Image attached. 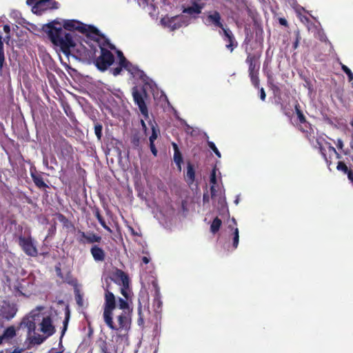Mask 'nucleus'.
Instances as JSON below:
<instances>
[{
  "label": "nucleus",
  "instance_id": "53",
  "mask_svg": "<svg viewBox=\"0 0 353 353\" xmlns=\"http://www.w3.org/2000/svg\"><path fill=\"white\" fill-rule=\"evenodd\" d=\"M326 145H327V147H328V152H329L330 153H333V154L336 153V150L335 149V148H334V147H333V146L331 145V143H329V142H326Z\"/></svg>",
  "mask_w": 353,
  "mask_h": 353
},
{
  "label": "nucleus",
  "instance_id": "13",
  "mask_svg": "<svg viewBox=\"0 0 353 353\" xmlns=\"http://www.w3.org/2000/svg\"><path fill=\"white\" fill-rule=\"evenodd\" d=\"M205 4L200 2V0H194L192 1V5L187 8H185L183 12L188 14H200L202 10L204 8Z\"/></svg>",
  "mask_w": 353,
  "mask_h": 353
},
{
  "label": "nucleus",
  "instance_id": "6",
  "mask_svg": "<svg viewBox=\"0 0 353 353\" xmlns=\"http://www.w3.org/2000/svg\"><path fill=\"white\" fill-rule=\"evenodd\" d=\"M245 52L247 53L245 63L248 65V72L259 71V60L262 54V48H261L254 52H248V49L246 48Z\"/></svg>",
  "mask_w": 353,
  "mask_h": 353
},
{
  "label": "nucleus",
  "instance_id": "26",
  "mask_svg": "<svg viewBox=\"0 0 353 353\" xmlns=\"http://www.w3.org/2000/svg\"><path fill=\"white\" fill-rule=\"evenodd\" d=\"M57 219L63 224V226L67 229L73 228V223L63 214H57Z\"/></svg>",
  "mask_w": 353,
  "mask_h": 353
},
{
  "label": "nucleus",
  "instance_id": "35",
  "mask_svg": "<svg viewBox=\"0 0 353 353\" xmlns=\"http://www.w3.org/2000/svg\"><path fill=\"white\" fill-rule=\"evenodd\" d=\"M7 309L9 310L7 312L3 311L2 315L3 317L9 319L14 316L16 314V310L14 307H10V305H7Z\"/></svg>",
  "mask_w": 353,
  "mask_h": 353
},
{
  "label": "nucleus",
  "instance_id": "42",
  "mask_svg": "<svg viewBox=\"0 0 353 353\" xmlns=\"http://www.w3.org/2000/svg\"><path fill=\"white\" fill-rule=\"evenodd\" d=\"M130 63V61L128 60H127V59L124 57V56H122V57H120V59H119V65L123 67V68H126V66L128 65V64Z\"/></svg>",
  "mask_w": 353,
  "mask_h": 353
},
{
  "label": "nucleus",
  "instance_id": "3",
  "mask_svg": "<svg viewBox=\"0 0 353 353\" xmlns=\"http://www.w3.org/2000/svg\"><path fill=\"white\" fill-rule=\"evenodd\" d=\"M55 24H60L57 20L45 24L42 30L45 32L51 42L56 46H59L61 52L66 56L70 54V48L75 46V43L70 34L66 33L61 27H55Z\"/></svg>",
  "mask_w": 353,
  "mask_h": 353
},
{
  "label": "nucleus",
  "instance_id": "32",
  "mask_svg": "<svg viewBox=\"0 0 353 353\" xmlns=\"http://www.w3.org/2000/svg\"><path fill=\"white\" fill-rule=\"evenodd\" d=\"M69 319H70V312L68 311L65 313V319H64V321L63 322V328H62V330H61V337H60L59 345H61V343H62V338H63V335L65 334V331L67 330Z\"/></svg>",
  "mask_w": 353,
  "mask_h": 353
},
{
  "label": "nucleus",
  "instance_id": "31",
  "mask_svg": "<svg viewBox=\"0 0 353 353\" xmlns=\"http://www.w3.org/2000/svg\"><path fill=\"white\" fill-rule=\"evenodd\" d=\"M221 224H222V221L219 217L214 218V220L212 221V223H211V225H210L211 232L213 234L216 233L219 230V229L221 226Z\"/></svg>",
  "mask_w": 353,
  "mask_h": 353
},
{
  "label": "nucleus",
  "instance_id": "12",
  "mask_svg": "<svg viewBox=\"0 0 353 353\" xmlns=\"http://www.w3.org/2000/svg\"><path fill=\"white\" fill-rule=\"evenodd\" d=\"M223 35L225 36V40L228 42L225 47L228 49L231 52H233L234 49L237 47L238 43L236 41L233 33L228 28H225L223 30Z\"/></svg>",
  "mask_w": 353,
  "mask_h": 353
},
{
  "label": "nucleus",
  "instance_id": "8",
  "mask_svg": "<svg viewBox=\"0 0 353 353\" xmlns=\"http://www.w3.org/2000/svg\"><path fill=\"white\" fill-rule=\"evenodd\" d=\"M78 234L80 235V237H79L77 240L80 243L82 244H92L94 243H99L102 239L101 236L94 233L93 232L85 233V232L79 230Z\"/></svg>",
  "mask_w": 353,
  "mask_h": 353
},
{
  "label": "nucleus",
  "instance_id": "34",
  "mask_svg": "<svg viewBox=\"0 0 353 353\" xmlns=\"http://www.w3.org/2000/svg\"><path fill=\"white\" fill-rule=\"evenodd\" d=\"M94 134L96 137H97L98 140H101L102 137V130H103V125L101 123L99 122H95L94 123Z\"/></svg>",
  "mask_w": 353,
  "mask_h": 353
},
{
  "label": "nucleus",
  "instance_id": "60",
  "mask_svg": "<svg viewBox=\"0 0 353 353\" xmlns=\"http://www.w3.org/2000/svg\"><path fill=\"white\" fill-rule=\"evenodd\" d=\"M142 261L145 264H148L150 262V259L148 258L147 256H143L142 257Z\"/></svg>",
  "mask_w": 353,
  "mask_h": 353
},
{
  "label": "nucleus",
  "instance_id": "23",
  "mask_svg": "<svg viewBox=\"0 0 353 353\" xmlns=\"http://www.w3.org/2000/svg\"><path fill=\"white\" fill-rule=\"evenodd\" d=\"M186 178L190 183H192L195 179V170L194 165L188 162L187 165Z\"/></svg>",
  "mask_w": 353,
  "mask_h": 353
},
{
  "label": "nucleus",
  "instance_id": "1",
  "mask_svg": "<svg viewBox=\"0 0 353 353\" xmlns=\"http://www.w3.org/2000/svg\"><path fill=\"white\" fill-rule=\"evenodd\" d=\"M43 306H37L23 317V325L27 328L25 343L28 349L39 345L56 332L52 316L43 312Z\"/></svg>",
  "mask_w": 353,
  "mask_h": 353
},
{
  "label": "nucleus",
  "instance_id": "50",
  "mask_svg": "<svg viewBox=\"0 0 353 353\" xmlns=\"http://www.w3.org/2000/svg\"><path fill=\"white\" fill-rule=\"evenodd\" d=\"M208 147L214 152H215L216 150H218L216 146L212 141H208Z\"/></svg>",
  "mask_w": 353,
  "mask_h": 353
},
{
  "label": "nucleus",
  "instance_id": "43",
  "mask_svg": "<svg viewBox=\"0 0 353 353\" xmlns=\"http://www.w3.org/2000/svg\"><path fill=\"white\" fill-rule=\"evenodd\" d=\"M122 68H123V67H121V66H120V65H119V66H118V67H116V68H112V74H113L114 76H117V75H119V74L121 73V70H122Z\"/></svg>",
  "mask_w": 353,
  "mask_h": 353
},
{
  "label": "nucleus",
  "instance_id": "2",
  "mask_svg": "<svg viewBox=\"0 0 353 353\" xmlns=\"http://www.w3.org/2000/svg\"><path fill=\"white\" fill-rule=\"evenodd\" d=\"M104 303L103 319L105 325L112 330L118 332V336L123 338L128 334L131 327L132 317L130 313L123 311L117 316V325L113 321V312L117 307L116 297L110 291V284L103 286Z\"/></svg>",
  "mask_w": 353,
  "mask_h": 353
},
{
  "label": "nucleus",
  "instance_id": "54",
  "mask_svg": "<svg viewBox=\"0 0 353 353\" xmlns=\"http://www.w3.org/2000/svg\"><path fill=\"white\" fill-rule=\"evenodd\" d=\"M279 22L281 26H283L285 27L288 26V21L285 18H282V17L279 18Z\"/></svg>",
  "mask_w": 353,
  "mask_h": 353
},
{
  "label": "nucleus",
  "instance_id": "57",
  "mask_svg": "<svg viewBox=\"0 0 353 353\" xmlns=\"http://www.w3.org/2000/svg\"><path fill=\"white\" fill-rule=\"evenodd\" d=\"M268 83L269 86H270L271 85L274 83V79H273L272 76L270 74L268 75Z\"/></svg>",
  "mask_w": 353,
  "mask_h": 353
},
{
  "label": "nucleus",
  "instance_id": "58",
  "mask_svg": "<svg viewBox=\"0 0 353 353\" xmlns=\"http://www.w3.org/2000/svg\"><path fill=\"white\" fill-rule=\"evenodd\" d=\"M347 175L349 181L353 184V170L350 171Z\"/></svg>",
  "mask_w": 353,
  "mask_h": 353
},
{
  "label": "nucleus",
  "instance_id": "33",
  "mask_svg": "<svg viewBox=\"0 0 353 353\" xmlns=\"http://www.w3.org/2000/svg\"><path fill=\"white\" fill-rule=\"evenodd\" d=\"M319 148V150L321 154V156L323 157V159L325 160V161L326 162L328 168L330 167V165H332V161H331V157H327L326 153H325V148L323 146V145H320L319 147H318Z\"/></svg>",
  "mask_w": 353,
  "mask_h": 353
},
{
  "label": "nucleus",
  "instance_id": "46",
  "mask_svg": "<svg viewBox=\"0 0 353 353\" xmlns=\"http://www.w3.org/2000/svg\"><path fill=\"white\" fill-rule=\"evenodd\" d=\"M270 87L273 90L274 94H280L281 89H280V88L277 85L274 83V84L271 85Z\"/></svg>",
  "mask_w": 353,
  "mask_h": 353
},
{
  "label": "nucleus",
  "instance_id": "27",
  "mask_svg": "<svg viewBox=\"0 0 353 353\" xmlns=\"http://www.w3.org/2000/svg\"><path fill=\"white\" fill-rule=\"evenodd\" d=\"M294 108H295V112L296 113L298 121H299L298 123L305 124L306 121H307L306 118H305V115L303 114V112L301 111L300 105L298 102L296 103V104L294 105Z\"/></svg>",
  "mask_w": 353,
  "mask_h": 353
},
{
  "label": "nucleus",
  "instance_id": "19",
  "mask_svg": "<svg viewBox=\"0 0 353 353\" xmlns=\"http://www.w3.org/2000/svg\"><path fill=\"white\" fill-rule=\"evenodd\" d=\"M31 176L35 185L39 189H46L48 188L45 183L41 174L35 172H31Z\"/></svg>",
  "mask_w": 353,
  "mask_h": 353
},
{
  "label": "nucleus",
  "instance_id": "5",
  "mask_svg": "<svg viewBox=\"0 0 353 353\" xmlns=\"http://www.w3.org/2000/svg\"><path fill=\"white\" fill-rule=\"evenodd\" d=\"M101 54L94 61L96 67L101 71H105L114 61V54L108 50L100 47Z\"/></svg>",
  "mask_w": 353,
  "mask_h": 353
},
{
  "label": "nucleus",
  "instance_id": "45",
  "mask_svg": "<svg viewBox=\"0 0 353 353\" xmlns=\"http://www.w3.org/2000/svg\"><path fill=\"white\" fill-rule=\"evenodd\" d=\"M75 299L79 306H83V297L79 293L76 294Z\"/></svg>",
  "mask_w": 353,
  "mask_h": 353
},
{
  "label": "nucleus",
  "instance_id": "56",
  "mask_svg": "<svg viewBox=\"0 0 353 353\" xmlns=\"http://www.w3.org/2000/svg\"><path fill=\"white\" fill-rule=\"evenodd\" d=\"M260 99L262 100V101H265V97H266V94H265V92L264 90V89L263 88H261L260 89Z\"/></svg>",
  "mask_w": 353,
  "mask_h": 353
},
{
  "label": "nucleus",
  "instance_id": "15",
  "mask_svg": "<svg viewBox=\"0 0 353 353\" xmlns=\"http://www.w3.org/2000/svg\"><path fill=\"white\" fill-rule=\"evenodd\" d=\"M23 251L30 256H37V249L31 238L23 237Z\"/></svg>",
  "mask_w": 353,
  "mask_h": 353
},
{
  "label": "nucleus",
  "instance_id": "24",
  "mask_svg": "<svg viewBox=\"0 0 353 353\" xmlns=\"http://www.w3.org/2000/svg\"><path fill=\"white\" fill-rule=\"evenodd\" d=\"M83 26L85 30L84 32H81V33L86 34L87 35H89V34H93L97 36L103 37L100 31L94 26H88L83 23Z\"/></svg>",
  "mask_w": 353,
  "mask_h": 353
},
{
  "label": "nucleus",
  "instance_id": "9",
  "mask_svg": "<svg viewBox=\"0 0 353 353\" xmlns=\"http://www.w3.org/2000/svg\"><path fill=\"white\" fill-rule=\"evenodd\" d=\"M205 23L208 26L213 25L216 28H220L222 29H225L221 17L220 13L218 11H212L210 12L206 17Z\"/></svg>",
  "mask_w": 353,
  "mask_h": 353
},
{
  "label": "nucleus",
  "instance_id": "10",
  "mask_svg": "<svg viewBox=\"0 0 353 353\" xmlns=\"http://www.w3.org/2000/svg\"><path fill=\"white\" fill-rule=\"evenodd\" d=\"M110 279L115 283L121 285L123 283H126L130 281L128 275L122 270L116 268L114 272H112Z\"/></svg>",
  "mask_w": 353,
  "mask_h": 353
},
{
  "label": "nucleus",
  "instance_id": "36",
  "mask_svg": "<svg viewBox=\"0 0 353 353\" xmlns=\"http://www.w3.org/2000/svg\"><path fill=\"white\" fill-rule=\"evenodd\" d=\"M100 353H111L105 340L101 341L99 345Z\"/></svg>",
  "mask_w": 353,
  "mask_h": 353
},
{
  "label": "nucleus",
  "instance_id": "7",
  "mask_svg": "<svg viewBox=\"0 0 353 353\" xmlns=\"http://www.w3.org/2000/svg\"><path fill=\"white\" fill-rule=\"evenodd\" d=\"M147 95L145 90L139 91L137 88H132V97L134 103L138 105L141 113L143 115L145 119L148 118V110L145 103L144 96Z\"/></svg>",
  "mask_w": 353,
  "mask_h": 353
},
{
  "label": "nucleus",
  "instance_id": "39",
  "mask_svg": "<svg viewBox=\"0 0 353 353\" xmlns=\"http://www.w3.org/2000/svg\"><path fill=\"white\" fill-rule=\"evenodd\" d=\"M239 241V229L236 228L233 232V248L236 249L238 247Z\"/></svg>",
  "mask_w": 353,
  "mask_h": 353
},
{
  "label": "nucleus",
  "instance_id": "17",
  "mask_svg": "<svg viewBox=\"0 0 353 353\" xmlns=\"http://www.w3.org/2000/svg\"><path fill=\"white\" fill-rule=\"evenodd\" d=\"M172 145L174 150V155H173V160L174 163H176L177 168L179 171L181 170V164L183 163V156L181 153L179 148L178 147V145L172 142Z\"/></svg>",
  "mask_w": 353,
  "mask_h": 353
},
{
  "label": "nucleus",
  "instance_id": "49",
  "mask_svg": "<svg viewBox=\"0 0 353 353\" xmlns=\"http://www.w3.org/2000/svg\"><path fill=\"white\" fill-rule=\"evenodd\" d=\"M336 147L339 150H343L344 144H343V140L341 139H338L336 140Z\"/></svg>",
  "mask_w": 353,
  "mask_h": 353
},
{
  "label": "nucleus",
  "instance_id": "62",
  "mask_svg": "<svg viewBox=\"0 0 353 353\" xmlns=\"http://www.w3.org/2000/svg\"><path fill=\"white\" fill-rule=\"evenodd\" d=\"M210 191H211V194H212V196H214V194H215V192H216V190L214 187V185H212L211 188H210Z\"/></svg>",
  "mask_w": 353,
  "mask_h": 353
},
{
  "label": "nucleus",
  "instance_id": "21",
  "mask_svg": "<svg viewBox=\"0 0 353 353\" xmlns=\"http://www.w3.org/2000/svg\"><path fill=\"white\" fill-rule=\"evenodd\" d=\"M296 126L299 130L305 134V137L310 140L311 137H312V134L313 133V130L310 123L308 121H306L305 124L297 123Z\"/></svg>",
  "mask_w": 353,
  "mask_h": 353
},
{
  "label": "nucleus",
  "instance_id": "40",
  "mask_svg": "<svg viewBox=\"0 0 353 353\" xmlns=\"http://www.w3.org/2000/svg\"><path fill=\"white\" fill-rule=\"evenodd\" d=\"M159 131L152 126V134L150 135L149 140L150 143H154V141L157 139Z\"/></svg>",
  "mask_w": 353,
  "mask_h": 353
},
{
  "label": "nucleus",
  "instance_id": "48",
  "mask_svg": "<svg viewBox=\"0 0 353 353\" xmlns=\"http://www.w3.org/2000/svg\"><path fill=\"white\" fill-rule=\"evenodd\" d=\"M150 148L153 155L156 157L157 155L158 151L155 147L154 143H150Z\"/></svg>",
  "mask_w": 353,
  "mask_h": 353
},
{
  "label": "nucleus",
  "instance_id": "4",
  "mask_svg": "<svg viewBox=\"0 0 353 353\" xmlns=\"http://www.w3.org/2000/svg\"><path fill=\"white\" fill-rule=\"evenodd\" d=\"M26 3L32 6L33 13L41 15L48 10H55L59 8V3L54 0H27Z\"/></svg>",
  "mask_w": 353,
  "mask_h": 353
},
{
  "label": "nucleus",
  "instance_id": "11",
  "mask_svg": "<svg viewBox=\"0 0 353 353\" xmlns=\"http://www.w3.org/2000/svg\"><path fill=\"white\" fill-rule=\"evenodd\" d=\"M63 27L66 30H77L81 33L85 30L83 26V23L74 19L64 20Z\"/></svg>",
  "mask_w": 353,
  "mask_h": 353
},
{
  "label": "nucleus",
  "instance_id": "47",
  "mask_svg": "<svg viewBox=\"0 0 353 353\" xmlns=\"http://www.w3.org/2000/svg\"><path fill=\"white\" fill-rule=\"evenodd\" d=\"M283 112L288 117H291V110L287 108V106L281 105Z\"/></svg>",
  "mask_w": 353,
  "mask_h": 353
},
{
  "label": "nucleus",
  "instance_id": "37",
  "mask_svg": "<svg viewBox=\"0 0 353 353\" xmlns=\"http://www.w3.org/2000/svg\"><path fill=\"white\" fill-rule=\"evenodd\" d=\"M336 169L339 171L343 172L344 174H347L350 171H351V169H349L346 164L343 161H339L337 163Z\"/></svg>",
  "mask_w": 353,
  "mask_h": 353
},
{
  "label": "nucleus",
  "instance_id": "64",
  "mask_svg": "<svg viewBox=\"0 0 353 353\" xmlns=\"http://www.w3.org/2000/svg\"><path fill=\"white\" fill-rule=\"evenodd\" d=\"M336 155V157L339 159H341V155L336 151V153H334Z\"/></svg>",
  "mask_w": 353,
  "mask_h": 353
},
{
  "label": "nucleus",
  "instance_id": "18",
  "mask_svg": "<svg viewBox=\"0 0 353 353\" xmlns=\"http://www.w3.org/2000/svg\"><path fill=\"white\" fill-rule=\"evenodd\" d=\"M128 72H130L134 77H138L141 79H143L146 76L144 72L140 70L137 66L134 65L130 62L128 64L126 68H124Z\"/></svg>",
  "mask_w": 353,
  "mask_h": 353
},
{
  "label": "nucleus",
  "instance_id": "25",
  "mask_svg": "<svg viewBox=\"0 0 353 353\" xmlns=\"http://www.w3.org/2000/svg\"><path fill=\"white\" fill-rule=\"evenodd\" d=\"M16 335V330L14 327L10 326L8 327L3 332V334L1 336L2 337L3 341L6 340L8 341L12 339Z\"/></svg>",
  "mask_w": 353,
  "mask_h": 353
},
{
  "label": "nucleus",
  "instance_id": "63",
  "mask_svg": "<svg viewBox=\"0 0 353 353\" xmlns=\"http://www.w3.org/2000/svg\"><path fill=\"white\" fill-rule=\"evenodd\" d=\"M214 154L217 156V157L221 158V154L220 152L219 151V150H216V151L214 152Z\"/></svg>",
  "mask_w": 353,
  "mask_h": 353
},
{
  "label": "nucleus",
  "instance_id": "52",
  "mask_svg": "<svg viewBox=\"0 0 353 353\" xmlns=\"http://www.w3.org/2000/svg\"><path fill=\"white\" fill-rule=\"evenodd\" d=\"M12 32H15L16 35L19 37L21 34V31L19 30V28L18 26L15 25L14 26H12Z\"/></svg>",
  "mask_w": 353,
  "mask_h": 353
},
{
  "label": "nucleus",
  "instance_id": "38",
  "mask_svg": "<svg viewBox=\"0 0 353 353\" xmlns=\"http://www.w3.org/2000/svg\"><path fill=\"white\" fill-rule=\"evenodd\" d=\"M340 64L341 70L347 74L349 81H352L353 80V73L351 70L342 63H340Z\"/></svg>",
  "mask_w": 353,
  "mask_h": 353
},
{
  "label": "nucleus",
  "instance_id": "30",
  "mask_svg": "<svg viewBox=\"0 0 353 353\" xmlns=\"http://www.w3.org/2000/svg\"><path fill=\"white\" fill-rule=\"evenodd\" d=\"M130 292V281H128L127 284H121V293L127 300H129L131 297Z\"/></svg>",
  "mask_w": 353,
  "mask_h": 353
},
{
  "label": "nucleus",
  "instance_id": "16",
  "mask_svg": "<svg viewBox=\"0 0 353 353\" xmlns=\"http://www.w3.org/2000/svg\"><path fill=\"white\" fill-rule=\"evenodd\" d=\"M181 17L175 16L171 18H163L161 22L165 26L170 27L172 30H176L182 26V22L180 21Z\"/></svg>",
  "mask_w": 353,
  "mask_h": 353
},
{
  "label": "nucleus",
  "instance_id": "29",
  "mask_svg": "<svg viewBox=\"0 0 353 353\" xmlns=\"http://www.w3.org/2000/svg\"><path fill=\"white\" fill-rule=\"evenodd\" d=\"M128 300H127L125 299H123L122 298H119V300H118V302H119V309L121 310H123V311H125V310H128V312H126L127 313H130V314L131 315V313L132 312V309L130 308V305H129V303L128 302Z\"/></svg>",
  "mask_w": 353,
  "mask_h": 353
},
{
  "label": "nucleus",
  "instance_id": "28",
  "mask_svg": "<svg viewBox=\"0 0 353 353\" xmlns=\"http://www.w3.org/2000/svg\"><path fill=\"white\" fill-rule=\"evenodd\" d=\"M259 73V71L249 72V77L250 78L251 83L256 88H259L260 85Z\"/></svg>",
  "mask_w": 353,
  "mask_h": 353
},
{
  "label": "nucleus",
  "instance_id": "51",
  "mask_svg": "<svg viewBox=\"0 0 353 353\" xmlns=\"http://www.w3.org/2000/svg\"><path fill=\"white\" fill-rule=\"evenodd\" d=\"M132 143L134 146H139V138L137 136H134L132 139Z\"/></svg>",
  "mask_w": 353,
  "mask_h": 353
},
{
  "label": "nucleus",
  "instance_id": "22",
  "mask_svg": "<svg viewBox=\"0 0 353 353\" xmlns=\"http://www.w3.org/2000/svg\"><path fill=\"white\" fill-rule=\"evenodd\" d=\"M94 214L95 216V217L97 219V220L99 221V223L101 224V225L105 230H107L108 232L110 233H112V230L110 229V228L109 226H108L106 225V223L104 220V219L103 218V216H101V213H100V210L98 208H96L94 210Z\"/></svg>",
  "mask_w": 353,
  "mask_h": 353
},
{
  "label": "nucleus",
  "instance_id": "20",
  "mask_svg": "<svg viewBox=\"0 0 353 353\" xmlns=\"http://www.w3.org/2000/svg\"><path fill=\"white\" fill-rule=\"evenodd\" d=\"M43 164L51 170H55L58 167V161L54 154L43 157Z\"/></svg>",
  "mask_w": 353,
  "mask_h": 353
},
{
  "label": "nucleus",
  "instance_id": "55",
  "mask_svg": "<svg viewBox=\"0 0 353 353\" xmlns=\"http://www.w3.org/2000/svg\"><path fill=\"white\" fill-rule=\"evenodd\" d=\"M138 312H139V316H141V306L139 307ZM143 323V318L141 316H139V318L138 319V324L140 325H142Z\"/></svg>",
  "mask_w": 353,
  "mask_h": 353
},
{
  "label": "nucleus",
  "instance_id": "44",
  "mask_svg": "<svg viewBox=\"0 0 353 353\" xmlns=\"http://www.w3.org/2000/svg\"><path fill=\"white\" fill-rule=\"evenodd\" d=\"M210 183L214 185L216 183V170L214 169L210 175Z\"/></svg>",
  "mask_w": 353,
  "mask_h": 353
},
{
  "label": "nucleus",
  "instance_id": "41",
  "mask_svg": "<svg viewBox=\"0 0 353 353\" xmlns=\"http://www.w3.org/2000/svg\"><path fill=\"white\" fill-rule=\"evenodd\" d=\"M295 34H296V39L293 43V48L294 49H296L298 48V46H299V43L301 39V35H300V33H299V31H296L295 32Z\"/></svg>",
  "mask_w": 353,
  "mask_h": 353
},
{
  "label": "nucleus",
  "instance_id": "14",
  "mask_svg": "<svg viewBox=\"0 0 353 353\" xmlns=\"http://www.w3.org/2000/svg\"><path fill=\"white\" fill-rule=\"evenodd\" d=\"M90 253L97 262H103L105 259V252L99 245H93L90 248Z\"/></svg>",
  "mask_w": 353,
  "mask_h": 353
},
{
  "label": "nucleus",
  "instance_id": "59",
  "mask_svg": "<svg viewBox=\"0 0 353 353\" xmlns=\"http://www.w3.org/2000/svg\"><path fill=\"white\" fill-rule=\"evenodd\" d=\"M203 201L204 203L209 201V196H208V194H203Z\"/></svg>",
  "mask_w": 353,
  "mask_h": 353
},
{
  "label": "nucleus",
  "instance_id": "61",
  "mask_svg": "<svg viewBox=\"0 0 353 353\" xmlns=\"http://www.w3.org/2000/svg\"><path fill=\"white\" fill-rule=\"evenodd\" d=\"M3 30L6 33H9L10 31V27L8 25H5L3 27Z\"/></svg>",
  "mask_w": 353,
  "mask_h": 353
}]
</instances>
